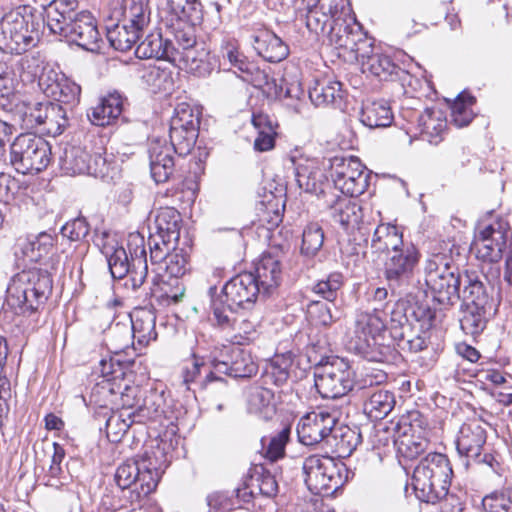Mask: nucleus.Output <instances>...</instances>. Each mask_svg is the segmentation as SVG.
I'll use <instances>...</instances> for the list:
<instances>
[{"instance_id":"f257e3e1","label":"nucleus","mask_w":512,"mask_h":512,"mask_svg":"<svg viewBox=\"0 0 512 512\" xmlns=\"http://www.w3.org/2000/svg\"><path fill=\"white\" fill-rule=\"evenodd\" d=\"M74 0H53L45 8L49 30L90 52L100 49L102 42L96 20L88 11L77 12Z\"/></svg>"},{"instance_id":"f03ea898","label":"nucleus","mask_w":512,"mask_h":512,"mask_svg":"<svg viewBox=\"0 0 512 512\" xmlns=\"http://www.w3.org/2000/svg\"><path fill=\"white\" fill-rule=\"evenodd\" d=\"M453 470L449 459L442 453H429L414 468L412 486L416 497L435 504L444 499L449 491Z\"/></svg>"},{"instance_id":"7ed1b4c3","label":"nucleus","mask_w":512,"mask_h":512,"mask_svg":"<svg viewBox=\"0 0 512 512\" xmlns=\"http://www.w3.org/2000/svg\"><path fill=\"white\" fill-rule=\"evenodd\" d=\"M52 291L50 274L32 268L18 273L8 287L7 302L17 313H32L43 305Z\"/></svg>"},{"instance_id":"20e7f679","label":"nucleus","mask_w":512,"mask_h":512,"mask_svg":"<svg viewBox=\"0 0 512 512\" xmlns=\"http://www.w3.org/2000/svg\"><path fill=\"white\" fill-rule=\"evenodd\" d=\"M384 334V321L377 314L360 312L356 315L348 349L369 361H388L393 349L384 342Z\"/></svg>"},{"instance_id":"39448f33","label":"nucleus","mask_w":512,"mask_h":512,"mask_svg":"<svg viewBox=\"0 0 512 512\" xmlns=\"http://www.w3.org/2000/svg\"><path fill=\"white\" fill-rule=\"evenodd\" d=\"M304 481L313 493L331 496L340 489L347 480L345 464L327 455H310L302 465Z\"/></svg>"},{"instance_id":"423d86ee","label":"nucleus","mask_w":512,"mask_h":512,"mask_svg":"<svg viewBox=\"0 0 512 512\" xmlns=\"http://www.w3.org/2000/svg\"><path fill=\"white\" fill-rule=\"evenodd\" d=\"M51 161V147L42 137L20 134L10 146V164L23 175L37 174Z\"/></svg>"},{"instance_id":"0eeeda50","label":"nucleus","mask_w":512,"mask_h":512,"mask_svg":"<svg viewBox=\"0 0 512 512\" xmlns=\"http://www.w3.org/2000/svg\"><path fill=\"white\" fill-rule=\"evenodd\" d=\"M216 290V287L209 288L212 315H215L217 302H221L219 306L221 311L231 314L238 312L239 309L248 308L261 294L257 280L250 272L241 273L230 279L223 286L219 295H216Z\"/></svg>"},{"instance_id":"6e6552de","label":"nucleus","mask_w":512,"mask_h":512,"mask_svg":"<svg viewBox=\"0 0 512 512\" xmlns=\"http://www.w3.org/2000/svg\"><path fill=\"white\" fill-rule=\"evenodd\" d=\"M427 419L419 411H411L396 422L394 447L397 454L408 460L417 458L429 444L426 438Z\"/></svg>"},{"instance_id":"1a4fd4ad","label":"nucleus","mask_w":512,"mask_h":512,"mask_svg":"<svg viewBox=\"0 0 512 512\" xmlns=\"http://www.w3.org/2000/svg\"><path fill=\"white\" fill-rule=\"evenodd\" d=\"M425 283L440 304L452 305L460 298L463 275L456 274L442 256L436 255L426 262Z\"/></svg>"},{"instance_id":"9d476101","label":"nucleus","mask_w":512,"mask_h":512,"mask_svg":"<svg viewBox=\"0 0 512 512\" xmlns=\"http://www.w3.org/2000/svg\"><path fill=\"white\" fill-rule=\"evenodd\" d=\"M315 387L323 398L336 399L345 396L355 385V373L349 364L340 358L316 368Z\"/></svg>"},{"instance_id":"9b49d317","label":"nucleus","mask_w":512,"mask_h":512,"mask_svg":"<svg viewBox=\"0 0 512 512\" xmlns=\"http://www.w3.org/2000/svg\"><path fill=\"white\" fill-rule=\"evenodd\" d=\"M420 254L413 244H406L400 251L387 257L384 263V277L392 293L404 295L414 282V269Z\"/></svg>"},{"instance_id":"f8f14e48","label":"nucleus","mask_w":512,"mask_h":512,"mask_svg":"<svg viewBox=\"0 0 512 512\" xmlns=\"http://www.w3.org/2000/svg\"><path fill=\"white\" fill-rule=\"evenodd\" d=\"M331 178L343 194L357 197L369 186L370 172L355 156H335L330 160Z\"/></svg>"},{"instance_id":"ddd939ff","label":"nucleus","mask_w":512,"mask_h":512,"mask_svg":"<svg viewBox=\"0 0 512 512\" xmlns=\"http://www.w3.org/2000/svg\"><path fill=\"white\" fill-rule=\"evenodd\" d=\"M212 369L205 377V383L221 381V375L234 378H248L256 374L258 365L251 353L240 347H229L221 353V359L211 361Z\"/></svg>"},{"instance_id":"4468645a","label":"nucleus","mask_w":512,"mask_h":512,"mask_svg":"<svg viewBox=\"0 0 512 512\" xmlns=\"http://www.w3.org/2000/svg\"><path fill=\"white\" fill-rule=\"evenodd\" d=\"M329 43L336 49L349 53L356 59L360 52H365L370 45V38L363 32L361 26L348 15H340L335 18V23L327 32Z\"/></svg>"},{"instance_id":"2eb2a0df","label":"nucleus","mask_w":512,"mask_h":512,"mask_svg":"<svg viewBox=\"0 0 512 512\" xmlns=\"http://www.w3.org/2000/svg\"><path fill=\"white\" fill-rule=\"evenodd\" d=\"M38 32L18 12L6 14L0 22V43L11 53L21 54L35 46Z\"/></svg>"},{"instance_id":"dca6fc26","label":"nucleus","mask_w":512,"mask_h":512,"mask_svg":"<svg viewBox=\"0 0 512 512\" xmlns=\"http://www.w3.org/2000/svg\"><path fill=\"white\" fill-rule=\"evenodd\" d=\"M347 3L348 0H321L316 6L304 9L307 29L316 36H327L335 18L348 15Z\"/></svg>"},{"instance_id":"f3484780","label":"nucleus","mask_w":512,"mask_h":512,"mask_svg":"<svg viewBox=\"0 0 512 512\" xmlns=\"http://www.w3.org/2000/svg\"><path fill=\"white\" fill-rule=\"evenodd\" d=\"M337 423L335 415L328 411H313L303 416L297 426L299 441L307 446L329 438Z\"/></svg>"},{"instance_id":"a211bd4d","label":"nucleus","mask_w":512,"mask_h":512,"mask_svg":"<svg viewBox=\"0 0 512 512\" xmlns=\"http://www.w3.org/2000/svg\"><path fill=\"white\" fill-rule=\"evenodd\" d=\"M494 289L486 284L476 272L465 271L463 274V307L496 311L498 303L493 297Z\"/></svg>"},{"instance_id":"6ab92c4d","label":"nucleus","mask_w":512,"mask_h":512,"mask_svg":"<svg viewBox=\"0 0 512 512\" xmlns=\"http://www.w3.org/2000/svg\"><path fill=\"white\" fill-rule=\"evenodd\" d=\"M62 169L71 175L75 174H89V175H102L104 174L105 159L101 155L92 156L89 152L79 146H71L66 148L64 155L61 158Z\"/></svg>"},{"instance_id":"aec40b11","label":"nucleus","mask_w":512,"mask_h":512,"mask_svg":"<svg viewBox=\"0 0 512 512\" xmlns=\"http://www.w3.org/2000/svg\"><path fill=\"white\" fill-rule=\"evenodd\" d=\"M356 60L360 63L364 73H370L380 80H392L394 77H398L400 73L405 74V72L393 62L390 56L380 52L373 46L372 40H370V45L367 50L360 52Z\"/></svg>"},{"instance_id":"412c9836","label":"nucleus","mask_w":512,"mask_h":512,"mask_svg":"<svg viewBox=\"0 0 512 512\" xmlns=\"http://www.w3.org/2000/svg\"><path fill=\"white\" fill-rule=\"evenodd\" d=\"M128 248L132 255V266L124 278V286L126 289H131L137 293L142 288L148 275L144 238L140 234L130 235Z\"/></svg>"},{"instance_id":"4be33fe9","label":"nucleus","mask_w":512,"mask_h":512,"mask_svg":"<svg viewBox=\"0 0 512 512\" xmlns=\"http://www.w3.org/2000/svg\"><path fill=\"white\" fill-rule=\"evenodd\" d=\"M176 57L171 63H183L184 67L191 73L199 77H206L216 69L218 59L215 55H211L202 43H196L195 46L180 51L175 48Z\"/></svg>"},{"instance_id":"5701e85b","label":"nucleus","mask_w":512,"mask_h":512,"mask_svg":"<svg viewBox=\"0 0 512 512\" xmlns=\"http://www.w3.org/2000/svg\"><path fill=\"white\" fill-rule=\"evenodd\" d=\"M250 43L257 55L268 62L278 63L289 55L288 45L268 29H260L252 33Z\"/></svg>"},{"instance_id":"b1692460","label":"nucleus","mask_w":512,"mask_h":512,"mask_svg":"<svg viewBox=\"0 0 512 512\" xmlns=\"http://www.w3.org/2000/svg\"><path fill=\"white\" fill-rule=\"evenodd\" d=\"M173 148L165 141H152L149 148L151 177L156 183H165L175 170Z\"/></svg>"},{"instance_id":"393cba45","label":"nucleus","mask_w":512,"mask_h":512,"mask_svg":"<svg viewBox=\"0 0 512 512\" xmlns=\"http://www.w3.org/2000/svg\"><path fill=\"white\" fill-rule=\"evenodd\" d=\"M487 435L486 430L478 421L464 423L456 438V448L461 456L479 457L484 451Z\"/></svg>"},{"instance_id":"a878e982","label":"nucleus","mask_w":512,"mask_h":512,"mask_svg":"<svg viewBox=\"0 0 512 512\" xmlns=\"http://www.w3.org/2000/svg\"><path fill=\"white\" fill-rule=\"evenodd\" d=\"M397 313H392L389 335L397 347L410 353H417L427 347L426 339L414 330L410 323H402L396 318Z\"/></svg>"},{"instance_id":"bb28decb","label":"nucleus","mask_w":512,"mask_h":512,"mask_svg":"<svg viewBox=\"0 0 512 512\" xmlns=\"http://www.w3.org/2000/svg\"><path fill=\"white\" fill-rule=\"evenodd\" d=\"M220 305L221 302L216 303L215 315H213V321L218 327L223 330H233L235 332L234 337H238L241 344L254 341L257 338L258 332L254 323L239 316L238 312L224 313L220 310Z\"/></svg>"},{"instance_id":"cd10ccee","label":"nucleus","mask_w":512,"mask_h":512,"mask_svg":"<svg viewBox=\"0 0 512 512\" xmlns=\"http://www.w3.org/2000/svg\"><path fill=\"white\" fill-rule=\"evenodd\" d=\"M126 322L130 324L132 336L138 345L145 347L157 339L156 315L151 307L135 308Z\"/></svg>"},{"instance_id":"c85d7f7f","label":"nucleus","mask_w":512,"mask_h":512,"mask_svg":"<svg viewBox=\"0 0 512 512\" xmlns=\"http://www.w3.org/2000/svg\"><path fill=\"white\" fill-rule=\"evenodd\" d=\"M295 177L299 188L307 193L324 194L325 188L329 187L323 170L313 161L297 164L295 167Z\"/></svg>"},{"instance_id":"c756f323","label":"nucleus","mask_w":512,"mask_h":512,"mask_svg":"<svg viewBox=\"0 0 512 512\" xmlns=\"http://www.w3.org/2000/svg\"><path fill=\"white\" fill-rule=\"evenodd\" d=\"M123 98L118 92L110 93L88 112L92 124L106 126L112 124L122 113Z\"/></svg>"},{"instance_id":"7c9ffc66","label":"nucleus","mask_w":512,"mask_h":512,"mask_svg":"<svg viewBox=\"0 0 512 512\" xmlns=\"http://www.w3.org/2000/svg\"><path fill=\"white\" fill-rule=\"evenodd\" d=\"M281 274L280 261L270 254L263 255L254 274L263 295H270L273 292L280 283Z\"/></svg>"},{"instance_id":"2f4dec72","label":"nucleus","mask_w":512,"mask_h":512,"mask_svg":"<svg viewBox=\"0 0 512 512\" xmlns=\"http://www.w3.org/2000/svg\"><path fill=\"white\" fill-rule=\"evenodd\" d=\"M143 29L120 20L106 26V37L110 45L118 51L126 52L134 47Z\"/></svg>"},{"instance_id":"473e14b6","label":"nucleus","mask_w":512,"mask_h":512,"mask_svg":"<svg viewBox=\"0 0 512 512\" xmlns=\"http://www.w3.org/2000/svg\"><path fill=\"white\" fill-rule=\"evenodd\" d=\"M174 45L168 39H163L160 34L148 35L136 48V56L141 59H164L169 62L175 60Z\"/></svg>"},{"instance_id":"72a5a7b5","label":"nucleus","mask_w":512,"mask_h":512,"mask_svg":"<svg viewBox=\"0 0 512 512\" xmlns=\"http://www.w3.org/2000/svg\"><path fill=\"white\" fill-rule=\"evenodd\" d=\"M309 98L315 106L331 105L340 108L344 98L342 84L336 80L317 81L309 89Z\"/></svg>"},{"instance_id":"f704fd0d","label":"nucleus","mask_w":512,"mask_h":512,"mask_svg":"<svg viewBox=\"0 0 512 512\" xmlns=\"http://www.w3.org/2000/svg\"><path fill=\"white\" fill-rule=\"evenodd\" d=\"M247 408L264 420L272 418L276 413L274 392L261 386L250 387L247 391Z\"/></svg>"},{"instance_id":"c9c22d12","label":"nucleus","mask_w":512,"mask_h":512,"mask_svg":"<svg viewBox=\"0 0 512 512\" xmlns=\"http://www.w3.org/2000/svg\"><path fill=\"white\" fill-rule=\"evenodd\" d=\"M353 198L344 194L329 205L331 217L344 228L358 224L362 218V209Z\"/></svg>"},{"instance_id":"e433bc0d","label":"nucleus","mask_w":512,"mask_h":512,"mask_svg":"<svg viewBox=\"0 0 512 512\" xmlns=\"http://www.w3.org/2000/svg\"><path fill=\"white\" fill-rule=\"evenodd\" d=\"M395 404L394 393L379 388L368 393L363 410L371 420H382L394 409Z\"/></svg>"},{"instance_id":"4c0bfd02","label":"nucleus","mask_w":512,"mask_h":512,"mask_svg":"<svg viewBox=\"0 0 512 512\" xmlns=\"http://www.w3.org/2000/svg\"><path fill=\"white\" fill-rule=\"evenodd\" d=\"M406 244L403 243L402 234L395 226L379 225L371 240V249L379 254H391L400 251Z\"/></svg>"},{"instance_id":"58836bf2","label":"nucleus","mask_w":512,"mask_h":512,"mask_svg":"<svg viewBox=\"0 0 512 512\" xmlns=\"http://www.w3.org/2000/svg\"><path fill=\"white\" fill-rule=\"evenodd\" d=\"M159 477V468L153 463L148 452H145L142 457V469L139 471L134 489L131 491L132 496L135 495V500H140L152 493L158 485Z\"/></svg>"},{"instance_id":"ea45409f","label":"nucleus","mask_w":512,"mask_h":512,"mask_svg":"<svg viewBox=\"0 0 512 512\" xmlns=\"http://www.w3.org/2000/svg\"><path fill=\"white\" fill-rule=\"evenodd\" d=\"M180 213L172 207H163L155 216V229L159 237L167 242H178L180 237Z\"/></svg>"},{"instance_id":"a19ab883","label":"nucleus","mask_w":512,"mask_h":512,"mask_svg":"<svg viewBox=\"0 0 512 512\" xmlns=\"http://www.w3.org/2000/svg\"><path fill=\"white\" fill-rule=\"evenodd\" d=\"M360 120L369 128L388 127L393 121V113L386 101H371L363 105Z\"/></svg>"},{"instance_id":"79ce46f5","label":"nucleus","mask_w":512,"mask_h":512,"mask_svg":"<svg viewBox=\"0 0 512 512\" xmlns=\"http://www.w3.org/2000/svg\"><path fill=\"white\" fill-rule=\"evenodd\" d=\"M185 290L180 280L171 278L170 281H162L156 288L145 291L144 300L153 296L161 306L176 305L183 301Z\"/></svg>"},{"instance_id":"37998d69","label":"nucleus","mask_w":512,"mask_h":512,"mask_svg":"<svg viewBox=\"0 0 512 512\" xmlns=\"http://www.w3.org/2000/svg\"><path fill=\"white\" fill-rule=\"evenodd\" d=\"M421 133L428 137L430 143L437 144L447 127L444 113L440 109L427 108L419 116Z\"/></svg>"},{"instance_id":"c03bdc74","label":"nucleus","mask_w":512,"mask_h":512,"mask_svg":"<svg viewBox=\"0 0 512 512\" xmlns=\"http://www.w3.org/2000/svg\"><path fill=\"white\" fill-rule=\"evenodd\" d=\"M252 124L257 130L254 148L260 152L271 150L275 145L277 124L270 116L262 113L253 114Z\"/></svg>"},{"instance_id":"a18cd8bd","label":"nucleus","mask_w":512,"mask_h":512,"mask_svg":"<svg viewBox=\"0 0 512 512\" xmlns=\"http://www.w3.org/2000/svg\"><path fill=\"white\" fill-rule=\"evenodd\" d=\"M141 79L153 93H169L174 87L172 71L167 67L147 66L142 70Z\"/></svg>"},{"instance_id":"49530a36","label":"nucleus","mask_w":512,"mask_h":512,"mask_svg":"<svg viewBox=\"0 0 512 512\" xmlns=\"http://www.w3.org/2000/svg\"><path fill=\"white\" fill-rule=\"evenodd\" d=\"M144 409L140 408L137 412H131L129 409H122L119 412L113 413L106 420V434L111 442H118L127 433L128 429L135 421V418H140V413Z\"/></svg>"},{"instance_id":"de8ad7c7","label":"nucleus","mask_w":512,"mask_h":512,"mask_svg":"<svg viewBox=\"0 0 512 512\" xmlns=\"http://www.w3.org/2000/svg\"><path fill=\"white\" fill-rule=\"evenodd\" d=\"M333 445L339 457H349L362 442V435L358 428L335 425L332 435Z\"/></svg>"},{"instance_id":"09e8293b","label":"nucleus","mask_w":512,"mask_h":512,"mask_svg":"<svg viewBox=\"0 0 512 512\" xmlns=\"http://www.w3.org/2000/svg\"><path fill=\"white\" fill-rule=\"evenodd\" d=\"M119 13L124 23L143 29L150 18L149 0H122Z\"/></svg>"},{"instance_id":"8fccbe9b","label":"nucleus","mask_w":512,"mask_h":512,"mask_svg":"<svg viewBox=\"0 0 512 512\" xmlns=\"http://www.w3.org/2000/svg\"><path fill=\"white\" fill-rule=\"evenodd\" d=\"M109 339V349L115 354L126 353L127 350H136L134 336L128 322H117L112 324L107 333Z\"/></svg>"},{"instance_id":"3c124183","label":"nucleus","mask_w":512,"mask_h":512,"mask_svg":"<svg viewBox=\"0 0 512 512\" xmlns=\"http://www.w3.org/2000/svg\"><path fill=\"white\" fill-rule=\"evenodd\" d=\"M247 487L250 489L252 496L256 494L265 497H274L278 493V483L275 476L262 466H256L250 475Z\"/></svg>"},{"instance_id":"603ef678","label":"nucleus","mask_w":512,"mask_h":512,"mask_svg":"<svg viewBox=\"0 0 512 512\" xmlns=\"http://www.w3.org/2000/svg\"><path fill=\"white\" fill-rule=\"evenodd\" d=\"M339 312L334 304L311 301L307 306V319L313 326L330 327L339 319Z\"/></svg>"},{"instance_id":"864d4df0","label":"nucleus","mask_w":512,"mask_h":512,"mask_svg":"<svg viewBox=\"0 0 512 512\" xmlns=\"http://www.w3.org/2000/svg\"><path fill=\"white\" fill-rule=\"evenodd\" d=\"M492 240L495 241L494 245H489L488 240H473L472 248L476 251L478 258L489 261L497 262L501 259L504 250L506 249V237L504 236L501 227H498L496 235Z\"/></svg>"},{"instance_id":"5fc2aeb1","label":"nucleus","mask_w":512,"mask_h":512,"mask_svg":"<svg viewBox=\"0 0 512 512\" xmlns=\"http://www.w3.org/2000/svg\"><path fill=\"white\" fill-rule=\"evenodd\" d=\"M495 311L464 307L460 318L461 329L467 335H479L486 327L488 317Z\"/></svg>"},{"instance_id":"6e6d98bb","label":"nucleus","mask_w":512,"mask_h":512,"mask_svg":"<svg viewBox=\"0 0 512 512\" xmlns=\"http://www.w3.org/2000/svg\"><path fill=\"white\" fill-rule=\"evenodd\" d=\"M44 118L46 122L43 130L52 136L60 135L68 125L67 108L59 103L46 102Z\"/></svg>"},{"instance_id":"4d7b16f0","label":"nucleus","mask_w":512,"mask_h":512,"mask_svg":"<svg viewBox=\"0 0 512 512\" xmlns=\"http://www.w3.org/2000/svg\"><path fill=\"white\" fill-rule=\"evenodd\" d=\"M59 79L60 82L54 86V91H51L49 97L71 109L80 101L81 87L65 75H62Z\"/></svg>"},{"instance_id":"13d9d810","label":"nucleus","mask_w":512,"mask_h":512,"mask_svg":"<svg viewBox=\"0 0 512 512\" xmlns=\"http://www.w3.org/2000/svg\"><path fill=\"white\" fill-rule=\"evenodd\" d=\"M476 99L468 94L461 93L451 105V122L461 128L467 126L474 118L473 105Z\"/></svg>"},{"instance_id":"bf43d9fd","label":"nucleus","mask_w":512,"mask_h":512,"mask_svg":"<svg viewBox=\"0 0 512 512\" xmlns=\"http://www.w3.org/2000/svg\"><path fill=\"white\" fill-rule=\"evenodd\" d=\"M199 116L188 103H179L174 110V115L170 121L171 128L189 129L198 134Z\"/></svg>"},{"instance_id":"052dcab7","label":"nucleus","mask_w":512,"mask_h":512,"mask_svg":"<svg viewBox=\"0 0 512 512\" xmlns=\"http://www.w3.org/2000/svg\"><path fill=\"white\" fill-rule=\"evenodd\" d=\"M324 243V232L320 225H307L302 234L301 254L312 258L317 255Z\"/></svg>"},{"instance_id":"680f3d73","label":"nucleus","mask_w":512,"mask_h":512,"mask_svg":"<svg viewBox=\"0 0 512 512\" xmlns=\"http://www.w3.org/2000/svg\"><path fill=\"white\" fill-rule=\"evenodd\" d=\"M105 254L112 277L125 278L132 266V258L129 259L126 250L122 246L112 247L111 252L107 250ZM130 256L132 257L131 254Z\"/></svg>"},{"instance_id":"e2e57ef3","label":"nucleus","mask_w":512,"mask_h":512,"mask_svg":"<svg viewBox=\"0 0 512 512\" xmlns=\"http://www.w3.org/2000/svg\"><path fill=\"white\" fill-rule=\"evenodd\" d=\"M290 428H283L276 435L263 437L261 439L262 453L270 461L282 458L285 453V446L289 440Z\"/></svg>"},{"instance_id":"0e129e2a","label":"nucleus","mask_w":512,"mask_h":512,"mask_svg":"<svg viewBox=\"0 0 512 512\" xmlns=\"http://www.w3.org/2000/svg\"><path fill=\"white\" fill-rule=\"evenodd\" d=\"M399 319H404L403 323H409V320H415L419 323V330L429 329L433 326L435 319V311H433L427 304L415 302L410 304L405 310L404 315L396 312Z\"/></svg>"},{"instance_id":"69168bd1","label":"nucleus","mask_w":512,"mask_h":512,"mask_svg":"<svg viewBox=\"0 0 512 512\" xmlns=\"http://www.w3.org/2000/svg\"><path fill=\"white\" fill-rule=\"evenodd\" d=\"M100 373L104 380L102 381V388L107 389L110 393H117L113 387L116 380H123L125 374L122 367L121 359L111 357L110 359H102L100 361Z\"/></svg>"},{"instance_id":"338daca9","label":"nucleus","mask_w":512,"mask_h":512,"mask_svg":"<svg viewBox=\"0 0 512 512\" xmlns=\"http://www.w3.org/2000/svg\"><path fill=\"white\" fill-rule=\"evenodd\" d=\"M142 469V459H128L118 466L115 481L121 489L134 487L139 471Z\"/></svg>"},{"instance_id":"774afa93","label":"nucleus","mask_w":512,"mask_h":512,"mask_svg":"<svg viewBox=\"0 0 512 512\" xmlns=\"http://www.w3.org/2000/svg\"><path fill=\"white\" fill-rule=\"evenodd\" d=\"M482 505L485 512H512V488L485 496Z\"/></svg>"}]
</instances>
